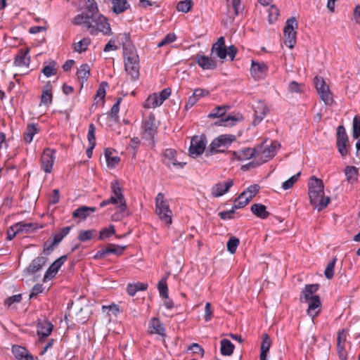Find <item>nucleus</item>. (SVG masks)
Returning a JSON list of instances; mask_svg holds the SVG:
<instances>
[{"instance_id": "obj_1", "label": "nucleus", "mask_w": 360, "mask_h": 360, "mask_svg": "<svg viewBox=\"0 0 360 360\" xmlns=\"http://www.w3.org/2000/svg\"><path fill=\"white\" fill-rule=\"evenodd\" d=\"M74 23L84 26L92 35H96L99 32L106 35L110 32L107 19L98 13L97 5L94 0H88L86 12L77 15L74 19Z\"/></svg>"}, {"instance_id": "obj_2", "label": "nucleus", "mask_w": 360, "mask_h": 360, "mask_svg": "<svg viewBox=\"0 0 360 360\" xmlns=\"http://www.w3.org/2000/svg\"><path fill=\"white\" fill-rule=\"evenodd\" d=\"M310 202L319 211L324 209L330 202V198L324 196V186L321 179L312 176L308 183Z\"/></svg>"}, {"instance_id": "obj_3", "label": "nucleus", "mask_w": 360, "mask_h": 360, "mask_svg": "<svg viewBox=\"0 0 360 360\" xmlns=\"http://www.w3.org/2000/svg\"><path fill=\"white\" fill-rule=\"evenodd\" d=\"M124 69L131 79L136 80L139 77V58L134 47L128 46L124 48Z\"/></svg>"}, {"instance_id": "obj_4", "label": "nucleus", "mask_w": 360, "mask_h": 360, "mask_svg": "<svg viewBox=\"0 0 360 360\" xmlns=\"http://www.w3.org/2000/svg\"><path fill=\"white\" fill-rule=\"evenodd\" d=\"M279 146L280 144L276 141L272 142L270 146L262 144L256 148V162H250L244 167H256L266 162L276 155V150Z\"/></svg>"}, {"instance_id": "obj_5", "label": "nucleus", "mask_w": 360, "mask_h": 360, "mask_svg": "<svg viewBox=\"0 0 360 360\" xmlns=\"http://www.w3.org/2000/svg\"><path fill=\"white\" fill-rule=\"evenodd\" d=\"M212 54H214L220 60H224L226 56L233 60L236 55L237 49L234 46H230L226 48L224 37H220L215 42L211 49Z\"/></svg>"}, {"instance_id": "obj_6", "label": "nucleus", "mask_w": 360, "mask_h": 360, "mask_svg": "<svg viewBox=\"0 0 360 360\" xmlns=\"http://www.w3.org/2000/svg\"><path fill=\"white\" fill-rule=\"evenodd\" d=\"M155 212L160 219L166 225H170L172 222V212L169 205L165 202L164 195L159 193L155 198Z\"/></svg>"}, {"instance_id": "obj_7", "label": "nucleus", "mask_w": 360, "mask_h": 360, "mask_svg": "<svg viewBox=\"0 0 360 360\" xmlns=\"http://www.w3.org/2000/svg\"><path fill=\"white\" fill-rule=\"evenodd\" d=\"M297 22L295 18L292 17L285 22L283 32L285 37V44L290 49H292L296 42V29L297 28Z\"/></svg>"}, {"instance_id": "obj_8", "label": "nucleus", "mask_w": 360, "mask_h": 360, "mask_svg": "<svg viewBox=\"0 0 360 360\" xmlns=\"http://www.w3.org/2000/svg\"><path fill=\"white\" fill-rule=\"evenodd\" d=\"M112 195L108 199L110 204L116 205L120 212L126 210V202L121 188L117 181L111 182Z\"/></svg>"}, {"instance_id": "obj_9", "label": "nucleus", "mask_w": 360, "mask_h": 360, "mask_svg": "<svg viewBox=\"0 0 360 360\" xmlns=\"http://www.w3.org/2000/svg\"><path fill=\"white\" fill-rule=\"evenodd\" d=\"M171 95V89L166 88L159 94L154 93L150 95L143 103L146 108H155L161 105Z\"/></svg>"}, {"instance_id": "obj_10", "label": "nucleus", "mask_w": 360, "mask_h": 360, "mask_svg": "<svg viewBox=\"0 0 360 360\" xmlns=\"http://www.w3.org/2000/svg\"><path fill=\"white\" fill-rule=\"evenodd\" d=\"M233 140V135H221L212 141L209 146V150L212 154L224 152Z\"/></svg>"}, {"instance_id": "obj_11", "label": "nucleus", "mask_w": 360, "mask_h": 360, "mask_svg": "<svg viewBox=\"0 0 360 360\" xmlns=\"http://www.w3.org/2000/svg\"><path fill=\"white\" fill-rule=\"evenodd\" d=\"M206 139L203 136H193L191 141V146L189 147L190 155L195 158L201 155L206 147Z\"/></svg>"}, {"instance_id": "obj_12", "label": "nucleus", "mask_w": 360, "mask_h": 360, "mask_svg": "<svg viewBox=\"0 0 360 360\" xmlns=\"http://www.w3.org/2000/svg\"><path fill=\"white\" fill-rule=\"evenodd\" d=\"M143 138L151 141L152 146L154 145L153 138L156 134V127L155 125V117L152 115L149 116L143 122Z\"/></svg>"}, {"instance_id": "obj_13", "label": "nucleus", "mask_w": 360, "mask_h": 360, "mask_svg": "<svg viewBox=\"0 0 360 360\" xmlns=\"http://www.w3.org/2000/svg\"><path fill=\"white\" fill-rule=\"evenodd\" d=\"M314 83L321 98L326 104H330L332 102V97L328 86L322 78L318 77L314 78Z\"/></svg>"}, {"instance_id": "obj_14", "label": "nucleus", "mask_w": 360, "mask_h": 360, "mask_svg": "<svg viewBox=\"0 0 360 360\" xmlns=\"http://www.w3.org/2000/svg\"><path fill=\"white\" fill-rule=\"evenodd\" d=\"M348 137L343 126H339L337 128V146L339 153L342 156L347 155V143Z\"/></svg>"}, {"instance_id": "obj_15", "label": "nucleus", "mask_w": 360, "mask_h": 360, "mask_svg": "<svg viewBox=\"0 0 360 360\" xmlns=\"http://www.w3.org/2000/svg\"><path fill=\"white\" fill-rule=\"evenodd\" d=\"M55 151L50 148L44 150L41 162V168L46 173H50L52 170L53 165L55 160Z\"/></svg>"}, {"instance_id": "obj_16", "label": "nucleus", "mask_w": 360, "mask_h": 360, "mask_svg": "<svg viewBox=\"0 0 360 360\" xmlns=\"http://www.w3.org/2000/svg\"><path fill=\"white\" fill-rule=\"evenodd\" d=\"M126 248V246H122L114 244H108L105 248H103L98 251L94 255L95 259H101L104 257L108 254H114L116 255H120L123 253Z\"/></svg>"}, {"instance_id": "obj_17", "label": "nucleus", "mask_w": 360, "mask_h": 360, "mask_svg": "<svg viewBox=\"0 0 360 360\" xmlns=\"http://www.w3.org/2000/svg\"><path fill=\"white\" fill-rule=\"evenodd\" d=\"M267 70L268 67L264 62L252 60L250 73L255 79L259 80L264 78Z\"/></svg>"}, {"instance_id": "obj_18", "label": "nucleus", "mask_w": 360, "mask_h": 360, "mask_svg": "<svg viewBox=\"0 0 360 360\" xmlns=\"http://www.w3.org/2000/svg\"><path fill=\"white\" fill-rule=\"evenodd\" d=\"M233 185V181L232 179H229L224 182H218L212 187L211 194L214 198L221 197L226 193Z\"/></svg>"}, {"instance_id": "obj_19", "label": "nucleus", "mask_w": 360, "mask_h": 360, "mask_svg": "<svg viewBox=\"0 0 360 360\" xmlns=\"http://www.w3.org/2000/svg\"><path fill=\"white\" fill-rule=\"evenodd\" d=\"M255 119L253 121V124L257 125L259 124L266 116L269 110L267 106L263 101H258L255 108Z\"/></svg>"}, {"instance_id": "obj_20", "label": "nucleus", "mask_w": 360, "mask_h": 360, "mask_svg": "<svg viewBox=\"0 0 360 360\" xmlns=\"http://www.w3.org/2000/svg\"><path fill=\"white\" fill-rule=\"evenodd\" d=\"M148 333L150 334H157L161 336L165 335V329L163 324L159 319L152 318L148 323Z\"/></svg>"}, {"instance_id": "obj_21", "label": "nucleus", "mask_w": 360, "mask_h": 360, "mask_svg": "<svg viewBox=\"0 0 360 360\" xmlns=\"http://www.w3.org/2000/svg\"><path fill=\"white\" fill-rule=\"evenodd\" d=\"M33 226L32 224H23L22 222L18 223L8 230L7 239L11 240L16 235V233L22 231H27L31 227Z\"/></svg>"}, {"instance_id": "obj_22", "label": "nucleus", "mask_w": 360, "mask_h": 360, "mask_svg": "<svg viewBox=\"0 0 360 360\" xmlns=\"http://www.w3.org/2000/svg\"><path fill=\"white\" fill-rule=\"evenodd\" d=\"M67 256L63 255L56 261H54L52 264L47 269L44 278H53L58 271L60 266L63 264V263L66 261Z\"/></svg>"}, {"instance_id": "obj_23", "label": "nucleus", "mask_w": 360, "mask_h": 360, "mask_svg": "<svg viewBox=\"0 0 360 360\" xmlns=\"http://www.w3.org/2000/svg\"><path fill=\"white\" fill-rule=\"evenodd\" d=\"M176 152L175 150L172 149V148L166 149L164 152V158H165V163L169 167H170L171 165H173V166L178 165L180 167H183L186 163L178 162L176 160Z\"/></svg>"}, {"instance_id": "obj_24", "label": "nucleus", "mask_w": 360, "mask_h": 360, "mask_svg": "<svg viewBox=\"0 0 360 360\" xmlns=\"http://www.w3.org/2000/svg\"><path fill=\"white\" fill-rule=\"evenodd\" d=\"M196 63L203 70H213L217 67L215 60L205 56L198 55L196 56Z\"/></svg>"}, {"instance_id": "obj_25", "label": "nucleus", "mask_w": 360, "mask_h": 360, "mask_svg": "<svg viewBox=\"0 0 360 360\" xmlns=\"http://www.w3.org/2000/svg\"><path fill=\"white\" fill-rule=\"evenodd\" d=\"M256 148H248L240 151L234 152L233 154V158L239 161L247 160L252 158L256 159Z\"/></svg>"}, {"instance_id": "obj_26", "label": "nucleus", "mask_w": 360, "mask_h": 360, "mask_svg": "<svg viewBox=\"0 0 360 360\" xmlns=\"http://www.w3.org/2000/svg\"><path fill=\"white\" fill-rule=\"evenodd\" d=\"M308 303V314L314 318L319 314V310H316L319 308L321 305L320 298L318 295L314 297L313 299L308 300V301H304Z\"/></svg>"}, {"instance_id": "obj_27", "label": "nucleus", "mask_w": 360, "mask_h": 360, "mask_svg": "<svg viewBox=\"0 0 360 360\" xmlns=\"http://www.w3.org/2000/svg\"><path fill=\"white\" fill-rule=\"evenodd\" d=\"M96 210L94 207L82 206L73 212L72 216L75 218L85 219L91 213L94 212Z\"/></svg>"}, {"instance_id": "obj_28", "label": "nucleus", "mask_w": 360, "mask_h": 360, "mask_svg": "<svg viewBox=\"0 0 360 360\" xmlns=\"http://www.w3.org/2000/svg\"><path fill=\"white\" fill-rule=\"evenodd\" d=\"M27 55L28 50H21L16 56L14 64L18 67L27 68L30 64V58Z\"/></svg>"}, {"instance_id": "obj_29", "label": "nucleus", "mask_w": 360, "mask_h": 360, "mask_svg": "<svg viewBox=\"0 0 360 360\" xmlns=\"http://www.w3.org/2000/svg\"><path fill=\"white\" fill-rule=\"evenodd\" d=\"M262 342L261 345V352L259 358L261 360H267V353L269 352V348L271 345V341L269 336L264 333L262 336Z\"/></svg>"}, {"instance_id": "obj_30", "label": "nucleus", "mask_w": 360, "mask_h": 360, "mask_svg": "<svg viewBox=\"0 0 360 360\" xmlns=\"http://www.w3.org/2000/svg\"><path fill=\"white\" fill-rule=\"evenodd\" d=\"M52 85L48 82L43 88L41 104L49 105L52 102Z\"/></svg>"}, {"instance_id": "obj_31", "label": "nucleus", "mask_w": 360, "mask_h": 360, "mask_svg": "<svg viewBox=\"0 0 360 360\" xmlns=\"http://www.w3.org/2000/svg\"><path fill=\"white\" fill-rule=\"evenodd\" d=\"M319 285L318 284H311L307 285L302 292L301 300L304 299V301H308V300L313 299L314 293L316 292L319 290Z\"/></svg>"}, {"instance_id": "obj_32", "label": "nucleus", "mask_w": 360, "mask_h": 360, "mask_svg": "<svg viewBox=\"0 0 360 360\" xmlns=\"http://www.w3.org/2000/svg\"><path fill=\"white\" fill-rule=\"evenodd\" d=\"M46 262V258L44 257H38L35 258L29 265L27 271L31 274L36 273L45 265Z\"/></svg>"}, {"instance_id": "obj_33", "label": "nucleus", "mask_w": 360, "mask_h": 360, "mask_svg": "<svg viewBox=\"0 0 360 360\" xmlns=\"http://www.w3.org/2000/svg\"><path fill=\"white\" fill-rule=\"evenodd\" d=\"M53 329V325L49 321L40 322L37 324V334L39 336H49Z\"/></svg>"}, {"instance_id": "obj_34", "label": "nucleus", "mask_w": 360, "mask_h": 360, "mask_svg": "<svg viewBox=\"0 0 360 360\" xmlns=\"http://www.w3.org/2000/svg\"><path fill=\"white\" fill-rule=\"evenodd\" d=\"M112 10L116 13H121L127 10L130 5L128 0H112Z\"/></svg>"}, {"instance_id": "obj_35", "label": "nucleus", "mask_w": 360, "mask_h": 360, "mask_svg": "<svg viewBox=\"0 0 360 360\" xmlns=\"http://www.w3.org/2000/svg\"><path fill=\"white\" fill-rule=\"evenodd\" d=\"M345 174L347 181L350 184H354L357 181L358 169L354 166H347L345 169Z\"/></svg>"}, {"instance_id": "obj_36", "label": "nucleus", "mask_w": 360, "mask_h": 360, "mask_svg": "<svg viewBox=\"0 0 360 360\" xmlns=\"http://www.w3.org/2000/svg\"><path fill=\"white\" fill-rule=\"evenodd\" d=\"M251 211L257 217L262 219H265L269 216L266 206L262 204H253L251 206Z\"/></svg>"}, {"instance_id": "obj_37", "label": "nucleus", "mask_w": 360, "mask_h": 360, "mask_svg": "<svg viewBox=\"0 0 360 360\" xmlns=\"http://www.w3.org/2000/svg\"><path fill=\"white\" fill-rule=\"evenodd\" d=\"M90 75V68L87 64H82L77 70V76L82 84L86 81Z\"/></svg>"}, {"instance_id": "obj_38", "label": "nucleus", "mask_w": 360, "mask_h": 360, "mask_svg": "<svg viewBox=\"0 0 360 360\" xmlns=\"http://www.w3.org/2000/svg\"><path fill=\"white\" fill-rule=\"evenodd\" d=\"M221 353L224 356H230L233 354L234 345L227 339L221 340Z\"/></svg>"}, {"instance_id": "obj_39", "label": "nucleus", "mask_w": 360, "mask_h": 360, "mask_svg": "<svg viewBox=\"0 0 360 360\" xmlns=\"http://www.w3.org/2000/svg\"><path fill=\"white\" fill-rule=\"evenodd\" d=\"M42 72L46 77L55 75L57 73L56 63L55 61L45 63Z\"/></svg>"}, {"instance_id": "obj_40", "label": "nucleus", "mask_w": 360, "mask_h": 360, "mask_svg": "<svg viewBox=\"0 0 360 360\" xmlns=\"http://www.w3.org/2000/svg\"><path fill=\"white\" fill-rule=\"evenodd\" d=\"M38 132L37 125L34 124H29L24 133V140L26 143H30L32 141L34 136Z\"/></svg>"}, {"instance_id": "obj_41", "label": "nucleus", "mask_w": 360, "mask_h": 360, "mask_svg": "<svg viewBox=\"0 0 360 360\" xmlns=\"http://www.w3.org/2000/svg\"><path fill=\"white\" fill-rule=\"evenodd\" d=\"M148 288V284L144 283H136L135 284H129L127 288L128 294L134 296L137 291L146 290Z\"/></svg>"}, {"instance_id": "obj_42", "label": "nucleus", "mask_w": 360, "mask_h": 360, "mask_svg": "<svg viewBox=\"0 0 360 360\" xmlns=\"http://www.w3.org/2000/svg\"><path fill=\"white\" fill-rule=\"evenodd\" d=\"M112 152L107 149L105 152L107 165L108 167H115L120 162V159L117 155H112Z\"/></svg>"}, {"instance_id": "obj_43", "label": "nucleus", "mask_w": 360, "mask_h": 360, "mask_svg": "<svg viewBox=\"0 0 360 360\" xmlns=\"http://www.w3.org/2000/svg\"><path fill=\"white\" fill-rule=\"evenodd\" d=\"M251 199L247 196L243 192L241 193L238 198L235 200V205L233 208L235 209H240L246 206Z\"/></svg>"}, {"instance_id": "obj_44", "label": "nucleus", "mask_w": 360, "mask_h": 360, "mask_svg": "<svg viewBox=\"0 0 360 360\" xmlns=\"http://www.w3.org/2000/svg\"><path fill=\"white\" fill-rule=\"evenodd\" d=\"M238 117L235 115H229L226 116L225 118H222L216 122V124L219 126L224 127H229L235 124V123L238 120Z\"/></svg>"}, {"instance_id": "obj_45", "label": "nucleus", "mask_w": 360, "mask_h": 360, "mask_svg": "<svg viewBox=\"0 0 360 360\" xmlns=\"http://www.w3.org/2000/svg\"><path fill=\"white\" fill-rule=\"evenodd\" d=\"M229 108V107L227 105L217 106L208 115V117L217 118L222 117Z\"/></svg>"}, {"instance_id": "obj_46", "label": "nucleus", "mask_w": 360, "mask_h": 360, "mask_svg": "<svg viewBox=\"0 0 360 360\" xmlns=\"http://www.w3.org/2000/svg\"><path fill=\"white\" fill-rule=\"evenodd\" d=\"M91 40L89 38H84L83 39H81L78 42L75 44V51L79 53H81L82 51H85L89 45L90 44Z\"/></svg>"}, {"instance_id": "obj_47", "label": "nucleus", "mask_w": 360, "mask_h": 360, "mask_svg": "<svg viewBox=\"0 0 360 360\" xmlns=\"http://www.w3.org/2000/svg\"><path fill=\"white\" fill-rule=\"evenodd\" d=\"M108 86V84L105 82H103L100 84L99 87H98L96 94V97H95V100L96 101L97 103L99 101H101V102L103 101V99L105 96L106 88Z\"/></svg>"}, {"instance_id": "obj_48", "label": "nucleus", "mask_w": 360, "mask_h": 360, "mask_svg": "<svg viewBox=\"0 0 360 360\" xmlns=\"http://www.w3.org/2000/svg\"><path fill=\"white\" fill-rule=\"evenodd\" d=\"M193 6V1L191 0H184L179 1L177 4L176 9L179 11L183 12V13H188L191 8Z\"/></svg>"}, {"instance_id": "obj_49", "label": "nucleus", "mask_w": 360, "mask_h": 360, "mask_svg": "<svg viewBox=\"0 0 360 360\" xmlns=\"http://www.w3.org/2000/svg\"><path fill=\"white\" fill-rule=\"evenodd\" d=\"M352 136L359 139L360 136V117L355 116L353 119Z\"/></svg>"}, {"instance_id": "obj_50", "label": "nucleus", "mask_w": 360, "mask_h": 360, "mask_svg": "<svg viewBox=\"0 0 360 360\" xmlns=\"http://www.w3.org/2000/svg\"><path fill=\"white\" fill-rule=\"evenodd\" d=\"M71 229L70 226L63 227L60 232L56 233L53 236L54 243H59L65 236H66Z\"/></svg>"}, {"instance_id": "obj_51", "label": "nucleus", "mask_w": 360, "mask_h": 360, "mask_svg": "<svg viewBox=\"0 0 360 360\" xmlns=\"http://www.w3.org/2000/svg\"><path fill=\"white\" fill-rule=\"evenodd\" d=\"M227 6L229 9L231 8L233 10L235 15H238L243 11L240 0H232L231 5L228 4Z\"/></svg>"}, {"instance_id": "obj_52", "label": "nucleus", "mask_w": 360, "mask_h": 360, "mask_svg": "<svg viewBox=\"0 0 360 360\" xmlns=\"http://www.w3.org/2000/svg\"><path fill=\"white\" fill-rule=\"evenodd\" d=\"M121 102V98H119L117 102L112 105L110 113V118L117 122H118L119 117H118V112L120 110V104Z\"/></svg>"}, {"instance_id": "obj_53", "label": "nucleus", "mask_w": 360, "mask_h": 360, "mask_svg": "<svg viewBox=\"0 0 360 360\" xmlns=\"http://www.w3.org/2000/svg\"><path fill=\"white\" fill-rule=\"evenodd\" d=\"M300 172H298L297 174L293 175L292 176H291L290 178H289L288 180H286L285 181H284L283 184H282V188L283 190H288V189H290L291 188L293 185L295 184V183H296L300 176Z\"/></svg>"}, {"instance_id": "obj_54", "label": "nucleus", "mask_w": 360, "mask_h": 360, "mask_svg": "<svg viewBox=\"0 0 360 360\" xmlns=\"http://www.w3.org/2000/svg\"><path fill=\"white\" fill-rule=\"evenodd\" d=\"M240 240L238 238L236 237H231L229 238V240L227 242V250L231 254H233L236 252V249L239 245Z\"/></svg>"}, {"instance_id": "obj_55", "label": "nucleus", "mask_w": 360, "mask_h": 360, "mask_svg": "<svg viewBox=\"0 0 360 360\" xmlns=\"http://www.w3.org/2000/svg\"><path fill=\"white\" fill-rule=\"evenodd\" d=\"M268 13L269 23H273L274 22H275L279 16V10L276 6L274 5L271 6L269 8Z\"/></svg>"}, {"instance_id": "obj_56", "label": "nucleus", "mask_w": 360, "mask_h": 360, "mask_svg": "<svg viewBox=\"0 0 360 360\" xmlns=\"http://www.w3.org/2000/svg\"><path fill=\"white\" fill-rule=\"evenodd\" d=\"M337 259L334 258L330 263L328 264L324 274L328 279H331L334 275V269L335 266Z\"/></svg>"}, {"instance_id": "obj_57", "label": "nucleus", "mask_w": 360, "mask_h": 360, "mask_svg": "<svg viewBox=\"0 0 360 360\" xmlns=\"http://www.w3.org/2000/svg\"><path fill=\"white\" fill-rule=\"evenodd\" d=\"M158 288L159 290L160 295L164 298H167L168 290L165 278H162L159 281Z\"/></svg>"}, {"instance_id": "obj_58", "label": "nucleus", "mask_w": 360, "mask_h": 360, "mask_svg": "<svg viewBox=\"0 0 360 360\" xmlns=\"http://www.w3.org/2000/svg\"><path fill=\"white\" fill-rule=\"evenodd\" d=\"M12 352H13V355L15 356V357L18 360H20L25 354H27L28 353L27 351L25 349V348H24L22 347H20V346H16V345L13 346Z\"/></svg>"}, {"instance_id": "obj_59", "label": "nucleus", "mask_w": 360, "mask_h": 360, "mask_svg": "<svg viewBox=\"0 0 360 360\" xmlns=\"http://www.w3.org/2000/svg\"><path fill=\"white\" fill-rule=\"evenodd\" d=\"M94 233V230L80 231L79 233L78 239L82 242L89 240L92 238Z\"/></svg>"}, {"instance_id": "obj_60", "label": "nucleus", "mask_w": 360, "mask_h": 360, "mask_svg": "<svg viewBox=\"0 0 360 360\" xmlns=\"http://www.w3.org/2000/svg\"><path fill=\"white\" fill-rule=\"evenodd\" d=\"M115 230L113 226H110L108 228L103 229L100 231L99 238L103 240L105 238L110 237L115 234Z\"/></svg>"}, {"instance_id": "obj_61", "label": "nucleus", "mask_w": 360, "mask_h": 360, "mask_svg": "<svg viewBox=\"0 0 360 360\" xmlns=\"http://www.w3.org/2000/svg\"><path fill=\"white\" fill-rule=\"evenodd\" d=\"M95 131L96 127L94 124H90L89 126L87 139L89 141V145L96 144V138H95Z\"/></svg>"}, {"instance_id": "obj_62", "label": "nucleus", "mask_w": 360, "mask_h": 360, "mask_svg": "<svg viewBox=\"0 0 360 360\" xmlns=\"http://www.w3.org/2000/svg\"><path fill=\"white\" fill-rule=\"evenodd\" d=\"M176 35L174 33L167 34L158 44L159 47L172 43L176 40Z\"/></svg>"}, {"instance_id": "obj_63", "label": "nucleus", "mask_w": 360, "mask_h": 360, "mask_svg": "<svg viewBox=\"0 0 360 360\" xmlns=\"http://www.w3.org/2000/svg\"><path fill=\"white\" fill-rule=\"evenodd\" d=\"M259 187L257 185H252L244 191L243 193L252 200L259 191Z\"/></svg>"}, {"instance_id": "obj_64", "label": "nucleus", "mask_w": 360, "mask_h": 360, "mask_svg": "<svg viewBox=\"0 0 360 360\" xmlns=\"http://www.w3.org/2000/svg\"><path fill=\"white\" fill-rule=\"evenodd\" d=\"M212 315H213V311L212 309L211 304L210 302H207L205 304V315H204L205 321L207 322L210 321L212 318Z\"/></svg>"}]
</instances>
